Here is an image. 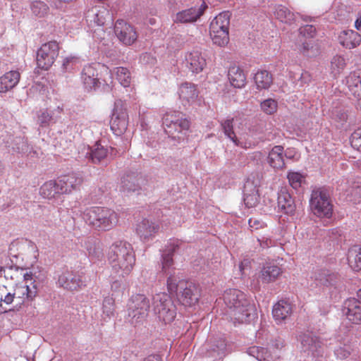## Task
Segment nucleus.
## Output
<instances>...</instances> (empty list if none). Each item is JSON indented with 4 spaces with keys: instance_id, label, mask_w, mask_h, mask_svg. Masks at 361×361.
<instances>
[{
    "instance_id": "obj_30",
    "label": "nucleus",
    "mask_w": 361,
    "mask_h": 361,
    "mask_svg": "<svg viewBox=\"0 0 361 361\" xmlns=\"http://www.w3.org/2000/svg\"><path fill=\"white\" fill-rule=\"evenodd\" d=\"M291 314L292 306L286 300L279 301L272 310L273 317L278 323L286 320Z\"/></svg>"
},
{
    "instance_id": "obj_14",
    "label": "nucleus",
    "mask_w": 361,
    "mask_h": 361,
    "mask_svg": "<svg viewBox=\"0 0 361 361\" xmlns=\"http://www.w3.org/2000/svg\"><path fill=\"white\" fill-rule=\"evenodd\" d=\"M302 349L304 352L315 355L320 353L322 343L319 337L312 333H305L299 336Z\"/></svg>"
},
{
    "instance_id": "obj_6",
    "label": "nucleus",
    "mask_w": 361,
    "mask_h": 361,
    "mask_svg": "<svg viewBox=\"0 0 361 361\" xmlns=\"http://www.w3.org/2000/svg\"><path fill=\"white\" fill-rule=\"evenodd\" d=\"M150 307L149 299L143 294H135L128 304V315L132 324L143 321L148 315Z\"/></svg>"
},
{
    "instance_id": "obj_28",
    "label": "nucleus",
    "mask_w": 361,
    "mask_h": 361,
    "mask_svg": "<svg viewBox=\"0 0 361 361\" xmlns=\"http://www.w3.org/2000/svg\"><path fill=\"white\" fill-rule=\"evenodd\" d=\"M20 74L18 71H11L0 77V92H6L19 82Z\"/></svg>"
},
{
    "instance_id": "obj_58",
    "label": "nucleus",
    "mask_w": 361,
    "mask_h": 361,
    "mask_svg": "<svg viewBox=\"0 0 361 361\" xmlns=\"http://www.w3.org/2000/svg\"><path fill=\"white\" fill-rule=\"evenodd\" d=\"M37 121L40 126L45 127L49 125L51 121V116L50 114H39Z\"/></svg>"
},
{
    "instance_id": "obj_24",
    "label": "nucleus",
    "mask_w": 361,
    "mask_h": 361,
    "mask_svg": "<svg viewBox=\"0 0 361 361\" xmlns=\"http://www.w3.org/2000/svg\"><path fill=\"white\" fill-rule=\"evenodd\" d=\"M178 94L184 106H190L195 102L198 95L195 85L190 82L181 84L178 90Z\"/></svg>"
},
{
    "instance_id": "obj_27",
    "label": "nucleus",
    "mask_w": 361,
    "mask_h": 361,
    "mask_svg": "<svg viewBox=\"0 0 361 361\" xmlns=\"http://www.w3.org/2000/svg\"><path fill=\"white\" fill-rule=\"evenodd\" d=\"M282 274L281 267L275 264L264 265L259 274L258 279L262 283H269L275 281Z\"/></svg>"
},
{
    "instance_id": "obj_54",
    "label": "nucleus",
    "mask_w": 361,
    "mask_h": 361,
    "mask_svg": "<svg viewBox=\"0 0 361 361\" xmlns=\"http://www.w3.org/2000/svg\"><path fill=\"white\" fill-rule=\"evenodd\" d=\"M331 68L334 71L339 73L345 66V60L341 56H335L331 60Z\"/></svg>"
},
{
    "instance_id": "obj_17",
    "label": "nucleus",
    "mask_w": 361,
    "mask_h": 361,
    "mask_svg": "<svg viewBox=\"0 0 361 361\" xmlns=\"http://www.w3.org/2000/svg\"><path fill=\"white\" fill-rule=\"evenodd\" d=\"M207 7V5L204 3L200 6L192 7L180 11L176 13L173 20L175 23H191L195 22L204 13Z\"/></svg>"
},
{
    "instance_id": "obj_5",
    "label": "nucleus",
    "mask_w": 361,
    "mask_h": 361,
    "mask_svg": "<svg viewBox=\"0 0 361 361\" xmlns=\"http://www.w3.org/2000/svg\"><path fill=\"white\" fill-rule=\"evenodd\" d=\"M153 310L159 319L165 324L173 322L176 316V307L171 296L165 293L154 295Z\"/></svg>"
},
{
    "instance_id": "obj_53",
    "label": "nucleus",
    "mask_w": 361,
    "mask_h": 361,
    "mask_svg": "<svg viewBox=\"0 0 361 361\" xmlns=\"http://www.w3.org/2000/svg\"><path fill=\"white\" fill-rule=\"evenodd\" d=\"M351 146L358 151H361V128L355 130L350 137Z\"/></svg>"
},
{
    "instance_id": "obj_56",
    "label": "nucleus",
    "mask_w": 361,
    "mask_h": 361,
    "mask_svg": "<svg viewBox=\"0 0 361 361\" xmlns=\"http://www.w3.org/2000/svg\"><path fill=\"white\" fill-rule=\"evenodd\" d=\"M127 104L121 100L116 99L114 102L113 113H123L124 111H128Z\"/></svg>"
},
{
    "instance_id": "obj_46",
    "label": "nucleus",
    "mask_w": 361,
    "mask_h": 361,
    "mask_svg": "<svg viewBox=\"0 0 361 361\" xmlns=\"http://www.w3.org/2000/svg\"><path fill=\"white\" fill-rule=\"evenodd\" d=\"M115 312V302L112 297L104 298L102 302V312L103 314L108 319H110L114 315Z\"/></svg>"
},
{
    "instance_id": "obj_10",
    "label": "nucleus",
    "mask_w": 361,
    "mask_h": 361,
    "mask_svg": "<svg viewBox=\"0 0 361 361\" xmlns=\"http://www.w3.org/2000/svg\"><path fill=\"white\" fill-rule=\"evenodd\" d=\"M114 32L118 39L126 45L132 44L137 37L134 27L123 20L116 22Z\"/></svg>"
},
{
    "instance_id": "obj_13",
    "label": "nucleus",
    "mask_w": 361,
    "mask_h": 361,
    "mask_svg": "<svg viewBox=\"0 0 361 361\" xmlns=\"http://www.w3.org/2000/svg\"><path fill=\"white\" fill-rule=\"evenodd\" d=\"M185 62L186 66L193 73L202 72L207 65L205 57L198 49L188 52L185 56Z\"/></svg>"
},
{
    "instance_id": "obj_18",
    "label": "nucleus",
    "mask_w": 361,
    "mask_h": 361,
    "mask_svg": "<svg viewBox=\"0 0 361 361\" xmlns=\"http://www.w3.org/2000/svg\"><path fill=\"white\" fill-rule=\"evenodd\" d=\"M243 193V201L246 207L252 208L258 204L259 195L257 185L255 183L254 180L247 178L244 184Z\"/></svg>"
},
{
    "instance_id": "obj_9",
    "label": "nucleus",
    "mask_w": 361,
    "mask_h": 361,
    "mask_svg": "<svg viewBox=\"0 0 361 361\" xmlns=\"http://www.w3.org/2000/svg\"><path fill=\"white\" fill-rule=\"evenodd\" d=\"M232 319L240 324L250 323L253 321L257 317V310L254 304L247 301L245 305L243 304L240 307L235 308L228 312Z\"/></svg>"
},
{
    "instance_id": "obj_1",
    "label": "nucleus",
    "mask_w": 361,
    "mask_h": 361,
    "mask_svg": "<svg viewBox=\"0 0 361 361\" xmlns=\"http://www.w3.org/2000/svg\"><path fill=\"white\" fill-rule=\"evenodd\" d=\"M181 242L178 240H171L166 245L161 254V269L169 275L167 279L169 292L171 294H176L178 300L183 305L191 307L199 300L200 294L198 287L192 282L180 280L170 271L173 265V255L178 251Z\"/></svg>"
},
{
    "instance_id": "obj_50",
    "label": "nucleus",
    "mask_w": 361,
    "mask_h": 361,
    "mask_svg": "<svg viewBox=\"0 0 361 361\" xmlns=\"http://www.w3.org/2000/svg\"><path fill=\"white\" fill-rule=\"evenodd\" d=\"M20 270L23 271L24 269L17 266L1 267L0 274H4L6 279H14L18 277V274Z\"/></svg>"
},
{
    "instance_id": "obj_63",
    "label": "nucleus",
    "mask_w": 361,
    "mask_h": 361,
    "mask_svg": "<svg viewBox=\"0 0 361 361\" xmlns=\"http://www.w3.org/2000/svg\"><path fill=\"white\" fill-rule=\"evenodd\" d=\"M15 295L16 293L11 294V293L7 292L4 295V302L6 305L11 304L14 300Z\"/></svg>"
},
{
    "instance_id": "obj_16",
    "label": "nucleus",
    "mask_w": 361,
    "mask_h": 361,
    "mask_svg": "<svg viewBox=\"0 0 361 361\" xmlns=\"http://www.w3.org/2000/svg\"><path fill=\"white\" fill-rule=\"evenodd\" d=\"M145 180L135 172H129L121 178V190L125 192H139Z\"/></svg>"
},
{
    "instance_id": "obj_4",
    "label": "nucleus",
    "mask_w": 361,
    "mask_h": 361,
    "mask_svg": "<svg viewBox=\"0 0 361 361\" xmlns=\"http://www.w3.org/2000/svg\"><path fill=\"white\" fill-rule=\"evenodd\" d=\"M310 207L312 212L319 218L329 219L332 216L333 205L326 189L317 188L312 190Z\"/></svg>"
},
{
    "instance_id": "obj_11",
    "label": "nucleus",
    "mask_w": 361,
    "mask_h": 361,
    "mask_svg": "<svg viewBox=\"0 0 361 361\" xmlns=\"http://www.w3.org/2000/svg\"><path fill=\"white\" fill-rule=\"evenodd\" d=\"M56 180L60 192L67 194L78 189L83 182V178L80 174L73 173L62 176Z\"/></svg>"
},
{
    "instance_id": "obj_38",
    "label": "nucleus",
    "mask_w": 361,
    "mask_h": 361,
    "mask_svg": "<svg viewBox=\"0 0 361 361\" xmlns=\"http://www.w3.org/2000/svg\"><path fill=\"white\" fill-rule=\"evenodd\" d=\"M230 24V13L225 11L216 16L210 23L209 30L228 31Z\"/></svg>"
},
{
    "instance_id": "obj_23",
    "label": "nucleus",
    "mask_w": 361,
    "mask_h": 361,
    "mask_svg": "<svg viewBox=\"0 0 361 361\" xmlns=\"http://www.w3.org/2000/svg\"><path fill=\"white\" fill-rule=\"evenodd\" d=\"M159 226L155 223L143 219L136 227V233L142 241H148L158 232Z\"/></svg>"
},
{
    "instance_id": "obj_29",
    "label": "nucleus",
    "mask_w": 361,
    "mask_h": 361,
    "mask_svg": "<svg viewBox=\"0 0 361 361\" xmlns=\"http://www.w3.org/2000/svg\"><path fill=\"white\" fill-rule=\"evenodd\" d=\"M338 39L343 47L351 49L360 45L361 35L353 30H344L339 35Z\"/></svg>"
},
{
    "instance_id": "obj_43",
    "label": "nucleus",
    "mask_w": 361,
    "mask_h": 361,
    "mask_svg": "<svg viewBox=\"0 0 361 361\" xmlns=\"http://www.w3.org/2000/svg\"><path fill=\"white\" fill-rule=\"evenodd\" d=\"M30 9L32 14L39 18L44 17L49 11L48 5L40 0L32 1L30 4Z\"/></svg>"
},
{
    "instance_id": "obj_20",
    "label": "nucleus",
    "mask_w": 361,
    "mask_h": 361,
    "mask_svg": "<svg viewBox=\"0 0 361 361\" xmlns=\"http://www.w3.org/2000/svg\"><path fill=\"white\" fill-rule=\"evenodd\" d=\"M81 78L85 88L87 90L95 89L100 85L98 71L92 65H87L83 68Z\"/></svg>"
},
{
    "instance_id": "obj_48",
    "label": "nucleus",
    "mask_w": 361,
    "mask_h": 361,
    "mask_svg": "<svg viewBox=\"0 0 361 361\" xmlns=\"http://www.w3.org/2000/svg\"><path fill=\"white\" fill-rule=\"evenodd\" d=\"M353 348L348 343H341L338 347L336 348L334 353L339 359L347 358L352 353Z\"/></svg>"
},
{
    "instance_id": "obj_33",
    "label": "nucleus",
    "mask_w": 361,
    "mask_h": 361,
    "mask_svg": "<svg viewBox=\"0 0 361 361\" xmlns=\"http://www.w3.org/2000/svg\"><path fill=\"white\" fill-rule=\"evenodd\" d=\"M351 93L357 98L358 105L361 106V71L351 73L347 79Z\"/></svg>"
},
{
    "instance_id": "obj_8",
    "label": "nucleus",
    "mask_w": 361,
    "mask_h": 361,
    "mask_svg": "<svg viewBox=\"0 0 361 361\" xmlns=\"http://www.w3.org/2000/svg\"><path fill=\"white\" fill-rule=\"evenodd\" d=\"M59 53V46L56 41L43 44L37 53V63L39 68L48 70L54 63Z\"/></svg>"
},
{
    "instance_id": "obj_36",
    "label": "nucleus",
    "mask_w": 361,
    "mask_h": 361,
    "mask_svg": "<svg viewBox=\"0 0 361 361\" xmlns=\"http://www.w3.org/2000/svg\"><path fill=\"white\" fill-rule=\"evenodd\" d=\"M346 192L349 201L360 203L361 202V177H357L350 180Z\"/></svg>"
},
{
    "instance_id": "obj_3",
    "label": "nucleus",
    "mask_w": 361,
    "mask_h": 361,
    "mask_svg": "<svg viewBox=\"0 0 361 361\" xmlns=\"http://www.w3.org/2000/svg\"><path fill=\"white\" fill-rule=\"evenodd\" d=\"M84 221L97 228L106 231L118 223V214L106 207H91L87 209L82 215Z\"/></svg>"
},
{
    "instance_id": "obj_21",
    "label": "nucleus",
    "mask_w": 361,
    "mask_h": 361,
    "mask_svg": "<svg viewBox=\"0 0 361 361\" xmlns=\"http://www.w3.org/2000/svg\"><path fill=\"white\" fill-rule=\"evenodd\" d=\"M314 279L317 284L326 287H336L340 279L337 274L329 269H319L315 271Z\"/></svg>"
},
{
    "instance_id": "obj_52",
    "label": "nucleus",
    "mask_w": 361,
    "mask_h": 361,
    "mask_svg": "<svg viewBox=\"0 0 361 361\" xmlns=\"http://www.w3.org/2000/svg\"><path fill=\"white\" fill-rule=\"evenodd\" d=\"M233 119H227L224 123H221V126L225 135L230 138L233 142H236V137L233 131Z\"/></svg>"
},
{
    "instance_id": "obj_55",
    "label": "nucleus",
    "mask_w": 361,
    "mask_h": 361,
    "mask_svg": "<svg viewBox=\"0 0 361 361\" xmlns=\"http://www.w3.org/2000/svg\"><path fill=\"white\" fill-rule=\"evenodd\" d=\"M299 32L302 37H307V39H312L315 35L316 29L312 25H306L300 27Z\"/></svg>"
},
{
    "instance_id": "obj_64",
    "label": "nucleus",
    "mask_w": 361,
    "mask_h": 361,
    "mask_svg": "<svg viewBox=\"0 0 361 361\" xmlns=\"http://www.w3.org/2000/svg\"><path fill=\"white\" fill-rule=\"evenodd\" d=\"M142 361H161V357L158 355H151L145 358Z\"/></svg>"
},
{
    "instance_id": "obj_60",
    "label": "nucleus",
    "mask_w": 361,
    "mask_h": 361,
    "mask_svg": "<svg viewBox=\"0 0 361 361\" xmlns=\"http://www.w3.org/2000/svg\"><path fill=\"white\" fill-rule=\"evenodd\" d=\"M301 105V111L306 113H313L314 111H319L315 105L312 104L310 102H306L305 103H302Z\"/></svg>"
},
{
    "instance_id": "obj_26",
    "label": "nucleus",
    "mask_w": 361,
    "mask_h": 361,
    "mask_svg": "<svg viewBox=\"0 0 361 361\" xmlns=\"http://www.w3.org/2000/svg\"><path fill=\"white\" fill-rule=\"evenodd\" d=\"M84 246L91 262L95 263L103 259V249L102 244L99 240L93 238H88L85 240Z\"/></svg>"
},
{
    "instance_id": "obj_34",
    "label": "nucleus",
    "mask_w": 361,
    "mask_h": 361,
    "mask_svg": "<svg viewBox=\"0 0 361 361\" xmlns=\"http://www.w3.org/2000/svg\"><path fill=\"white\" fill-rule=\"evenodd\" d=\"M128 126V114H112L110 127L116 135L123 134Z\"/></svg>"
},
{
    "instance_id": "obj_59",
    "label": "nucleus",
    "mask_w": 361,
    "mask_h": 361,
    "mask_svg": "<svg viewBox=\"0 0 361 361\" xmlns=\"http://www.w3.org/2000/svg\"><path fill=\"white\" fill-rule=\"evenodd\" d=\"M311 80V75L308 72H303L301 73L300 78L298 80L297 85L302 87L305 84L308 83Z\"/></svg>"
},
{
    "instance_id": "obj_57",
    "label": "nucleus",
    "mask_w": 361,
    "mask_h": 361,
    "mask_svg": "<svg viewBox=\"0 0 361 361\" xmlns=\"http://www.w3.org/2000/svg\"><path fill=\"white\" fill-rule=\"evenodd\" d=\"M249 226L254 230H257L259 228H263L266 226V224L261 220H259L255 218H251L248 221Z\"/></svg>"
},
{
    "instance_id": "obj_39",
    "label": "nucleus",
    "mask_w": 361,
    "mask_h": 361,
    "mask_svg": "<svg viewBox=\"0 0 361 361\" xmlns=\"http://www.w3.org/2000/svg\"><path fill=\"white\" fill-rule=\"evenodd\" d=\"M348 263L354 271L361 269V247L353 245L348 252Z\"/></svg>"
},
{
    "instance_id": "obj_35",
    "label": "nucleus",
    "mask_w": 361,
    "mask_h": 361,
    "mask_svg": "<svg viewBox=\"0 0 361 361\" xmlns=\"http://www.w3.org/2000/svg\"><path fill=\"white\" fill-rule=\"evenodd\" d=\"M108 149L100 144L96 143L87 153V157L89 158L94 164L106 163Z\"/></svg>"
},
{
    "instance_id": "obj_25",
    "label": "nucleus",
    "mask_w": 361,
    "mask_h": 361,
    "mask_svg": "<svg viewBox=\"0 0 361 361\" xmlns=\"http://www.w3.org/2000/svg\"><path fill=\"white\" fill-rule=\"evenodd\" d=\"M59 286L69 290H77L82 285L80 276L66 271L62 273L58 279Z\"/></svg>"
},
{
    "instance_id": "obj_61",
    "label": "nucleus",
    "mask_w": 361,
    "mask_h": 361,
    "mask_svg": "<svg viewBox=\"0 0 361 361\" xmlns=\"http://www.w3.org/2000/svg\"><path fill=\"white\" fill-rule=\"evenodd\" d=\"M258 242L262 248H267L274 245V242L269 238L264 239L263 238L262 239H258Z\"/></svg>"
},
{
    "instance_id": "obj_32",
    "label": "nucleus",
    "mask_w": 361,
    "mask_h": 361,
    "mask_svg": "<svg viewBox=\"0 0 361 361\" xmlns=\"http://www.w3.org/2000/svg\"><path fill=\"white\" fill-rule=\"evenodd\" d=\"M228 80L232 86L242 88L246 84V75L243 70L238 66H232L228 72Z\"/></svg>"
},
{
    "instance_id": "obj_15",
    "label": "nucleus",
    "mask_w": 361,
    "mask_h": 361,
    "mask_svg": "<svg viewBox=\"0 0 361 361\" xmlns=\"http://www.w3.org/2000/svg\"><path fill=\"white\" fill-rule=\"evenodd\" d=\"M224 301L228 307V312H231L233 309L240 307V305L247 304L249 301L245 295L238 289L226 290L224 294Z\"/></svg>"
},
{
    "instance_id": "obj_47",
    "label": "nucleus",
    "mask_w": 361,
    "mask_h": 361,
    "mask_svg": "<svg viewBox=\"0 0 361 361\" xmlns=\"http://www.w3.org/2000/svg\"><path fill=\"white\" fill-rule=\"evenodd\" d=\"M79 63V58L73 56H67L63 60L62 71L63 72H71L78 68Z\"/></svg>"
},
{
    "instance_id": "obj_22",
    "label": "nucleus",
    "mask_w": 361,
    "mask_h": 361,
    "mask_svg": "<svg viewBox=\"0 0 361 361\" xmlns=\"http://www.w3.org/2000/svg\"><path fill=\"white\" fill-rule=\"evenodd\" d=\"M279 210L288 215H293L295 213L296 206L294 200L286 189H281L278 195L277 200Z\"/></svg>"
},
{
    "instance_id": "obj_45",
    "label": "nucleus",
    "mask_w": 361,
    "mask_h": 361,
    "mask_svg": "<svg viewBox=\"0 0 361 361\" xmlns=\"http://www.w3.org/2000/svg\"><path fill=\"white\" fill-rule=\"evenodd\" d=\"M116 79L124 87H129L131 82L130 71L123 67H117L115 68Z\"/></svg>"
},
{
    "instance_id": "obj_62",
    "label": "nucleus",
    "mask_w": 361,
    "mask_h": 361,
    "mask_svg": "<svg viewBox=\"0 0 361 361\" xmlns=\"http://www.w3.org/2000/svg\"><path fill=\"white\" fill-rule=\"evenodd\" d=\"M248 353L253 357H256L257 360L261 361L259 358V350L258 347L253 346L249 348Z\"/></svg>"
},
{
    "instance_id": "obj_7",
    "label": "nucleus",
    "mask_w": 361,
    "mask_h": 361,
    "mask_svg": "<svg viewBox=\"0 0 361 361\" xmlns=\"http://www.w3.org/2000/svg\"><path fill=\"white\" fill-rule=\"evenodd\" d=\"M25 281L27 298L32 300L37 295V288L45 281V270L39 266H32L23 274Z\"/></svg>"
},
{
    "instance_id": "obj_41",
    "label": "nucleus",
    "mask_w": 361,
    "mask_h": 361,
    "mask_svg": "<svg viewBox=\"0 0 361 361\" xmlns=\"http://www.w3.org/2000/svg\"><path fill=\"white\" fill-rule=\"evenodd\" d=\"M210 36L214 44L224 47L229 42L228 31L217 30H209Z\"/></svg>"
},
{
    "instance_id": "obj_42",
    "label": "nucleus",
    "mask_w": 361,
    "mask_h": 361,
    "mask_svg": "<svg viewBox=\"0 0 361 361\" xmlns=\"http://www.w3.org/2000/svg\"><path fill=\"white\" fill-rule=\"evenodd\" d=\"M300 51L305 56L313 57L319 54V49L312 39H305L300 47Z\"/></svg>"
},
{
    "instance_id": "obj_51",
    "label": "nucleus",
    "mask_w": 361,
    "mask_h": 361,
    "mask_svg": "<svg viewBox=\"0 0 361 361\" xmlns=\"http://www.w3.org/2000/svg\"><path fill=\"white\" fill-rule=\"evenodd\" d=\"M289 183L294 189H298L301 186L303 176L298 172H289L287 176Z\"/></svg>"
},
{
    "instance_id": "obj_31",
    "label": "nucleus",
    "mask_w": 361,
    "mask_h": 361,
    "mask_svg": "<svg viewBox=\"0 0 361 361\" xmlns=\"http://www.w3.org/2000/svg\"><path fill=\"white\" fill-rule=\"evenodd\" d=\"M268 163L272 168L277 170L285 168L283 147L282 146L276 145L271 149L269 153Z\"/></svg>"
},
{
    "instance_id": "obj_2",
    "label": "nucleus",
    "mask_w": 361,
    "mask_h": 361,
    "mask_svg": "<svg viewBox=\"0 0 361 361\" xmlns=\"http://www.w3.org/2000/svg\"><path fill=\"white\" fill-rule=\"evenodd\" d=\"M108 259L116 274L121 276L128 275L135 263L132 245L126 241L115 242L109 247Z\"/></svg>"
},
{
    "instance_id": "obj_40",
    "label": "nucleus",
    "mask_w": 361,
    "mask_h": 361,
    "mask_svg": "<svg viewBox=\"0 0 361 361\" xmlns=\"http://www.w3.org/2000/svg\"><path fill=\"white\" fill-rule=\"evenodd\" d=\"M57 185L56 180L46 182L40 188L41 195L47 199H53L56 195H61Z\"/></svg>"
},
{
    "instance_id": "obj_19",
    "label": "nucleus",
    "mask_w": 361,
    "mask_h": 361,
    "mask_svg": "<svg viewBox=\"0 0 361 361\" xmlns=\"http://www.w3.org/2000/svg\"><path fill=\"white\" fill-rule=\"evenodd\" d=\"M167 117L164 118L163 124L166 126L165 131L168 134H173V132H181L188 130L190 122L186 118H176L175 114H166Z\"/></svg>"
},
{
    "instance_id": "obj_49",
    "label": "nucleus",
    "mask_w": 361,
    "mask_h": 361,
    "mask_svg": "<svg viewBox=\"0 0 361 361\" xmlns=\"http://www.w3.org/2000/svg\"><path fill=\"white\" fill-rule=\"evenodd\" d=\"M278 108L276 100L269 98L260 102V109L264 113H276Z\"/></svg>"
},
{
    "instance_id": "obj_37",
    "label": "nucleus",
    "mask_w": 361,
    "mask_h": 361,
    "mask_svg": "<svg viewBox=\"0 0 361 361\" xmlns=\"http://www.w3.org/2000/svg\"><path fill=\"white\" fill-rule=\"evenodd\" d=\"M254 80L258 90H268L273 83L272 75L265 70L258 71Z\"/></svg>"
},
{
    "instance_id": "obj_12",
    "label": "nucleus",
    "mask_w": 361,
    "mask_h": 361,
    "mask_svg": "<svg viewBox=\"0 0 361 361\" xmlns=\"http://www.w3.org/2000/svg\"><path fill=\"white\" fill-rule=\"evenodd\" d=\"M343 314L355 324H361V301L356 298L346 300L343 306Z\"/></svg>"
},
{
    "instance_id": "obj_44",
    "label": "nucleus",
    "mask_w": 361,
    "mask_h": 361,
    "mask_svg": "<svg viewBox=\"0 0 361 361\" xmlns=\"http://www.w3.org/2000/svg\"><path fill=\"white\" fill-rule=\"evenodd\" d=\"M274 13L281 22L288 23L293 20V13L282 5L276 6Z\"/></svg>"
}]
</instances>
